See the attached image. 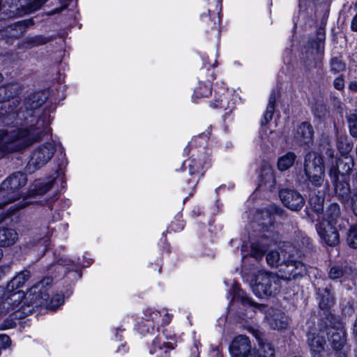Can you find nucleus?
I'll use <instances>...</instances> for the list:
<instances>
[{"mask_svg":"<svg viewBox=\"0 0 357 357\" xmlns=\"http://www.w3.org/2000/svg\"><path fill=\"white\" fill-rule=\"evenodd\" d=\"M43 102L44 100L40 93H33L30 94L26 98L24 102V106L26 109V125L21 128L10 127L6 129H2L1 130H20L23 129L29 130V132L40 130L41 131L40 133V137L37 140L34 141L33 143L41 140L43 137L47 132L49 125V122L45 121V114L40 118H38L37 114L38 112L36 110L43 105Z\"/></svg>","mask_w":357,"mask_h":357,"instance_id":"1","label":"nucleus"},{"mask_svg":"<svg viewBox=\"0 0 357 357\" xmlns=\"http://www.w3.org/2000/svg\"><path fill=\"white\" fill-rule=\"evenodd\" d=\"M41 131L29 132L25 129L20 130H0V156L24 149L39 139Z\"/></svg>","mask_w":357,"mask_h":357,"instance_id":"2","label":"nucleus"},{"mask_svg":"<svg viewBox=\"0 0 357 357\" xmlns=\"http://www.w3.org/2000/svg\"><path fill=\"white\" fill-rule=\"evenodd\" d=\"M281 280L275 273L259 271L252 280L250 286L253 293L259 298L275 296L280 291Z\"/></svg>","mask_w":357,"mask_h":357,"instance_id":"3","label":"nucleus"},{"mask_svg":"<svg viewBox=\"0 0 357 357\" xmlns=\"http://www.w3.org/2000/svg\"><path fill=\"white\" fill-rule=\"evenodd\" d=\"M325 325L326 335H331L330 342L333 349L336 351H341L343 354L341 357H347L348 347L344 323L338 317L328 314L326 315Z\"/></svg>","mask_w":357,"mask_h":357,"instance_id":"4","label":"nucleus"},{"mask_svg":"<svg viewBox=\"0 0 357 357\" xmlns=\"http://www.w3.org/2000/svg\"><path fill=\"white\" fill-rule=\"evenodd\" d=\"M304 181L315 187H320L324 181L325 168L322 158L316 152H309L304 158Z\"/></svg>","mask_w":357,"mask_h":357,"instance_id":"5","label":"nucleus"},{"mask_svg":"<svg viewBox=\"0 0 357 357\" xmlns=\"http://www.w3.org/2000/svg\"><path fill=\"white\" fill-rule=\"evenodd\" d=\"M50 281V278L43 280L29 289L25 296L27 309L22 306L24 314L32 313L35 308L42 306L47 307L49 305L50 294L45 285H47Z\"/></svg>","mask_w":357,"mask_h":357,"instance_id":"6","label":"nucleus"},{"mask_svg":"<svg viewBox=\"0 0 357 357\" xmlns=\"http://www.w3.org/2000/svg\"><path fill=\"white\" fill-rule=\"evenodd\" d=\"M27 181L24 174L17 172L6 178L0 185V198L7 204L19 198L18 190L25 185Z\"/></svg>","mask_w":357,"mask_h":357,"instance_id":"7","label":"nucleus"},{"mask_svg":"<svg viewBox=\"0 0 357 357\" xmlns=\"http://www.w3.org/2000/svg\"><path fill=\"white\" fill-rule=\"evenodd\" d=\"M55 151V146L52 143H45L36 147L28 161L26 171L31 174L41 168L50 160Z\"/></svg>","mask_w":357,"mask_h":357,"instance_id":"8","label":"nucleus"},{"mask_svg":"<svg viewBox=\"0 0 357 357\" xmlns=\"http://www.w3.org/2000/svg\"><path fill=\"white\" fill-rule=\"evenodd\" d=\"M229 353L231 357H258L250 338L244 335H237L233 339L229 345Z\"/></svg>","mask_w":357,"mask_h":357,"instance_id":"9","label":"nucleus"},{"mask_svg":"<svg viewBox=\"0 0 357 357\" xmlns=\"http://www.w3.org/2000/svg\"><path fill=\"white\" fill-rule=\"evenodd\" d=\"M326 331H310L307 334V344L312 357H331L326 349Z\"/></svg>","mask_w":357,"mask_h":357,"instance_id":"10","label":"nucleus"},{"mask_svg":"<svg viewBox=\"0 0 357 357\" xmlns=\"http://www.w3.org/2000/svg\"><path fill=\"white\" fill-rule=\"evenodd\" d=\"M294 257H289L284 263V267L280 271L282 273L280 276L281 280H296L303 277L306 274V267L300 261L293 259Z\"/></svg>","mask_w":357,"mask_h":357,"instance_id":"11","label":"nucleus"},{"mask_svg":"<svg viewBox=\"0 0 357 357\" xmlns=\"http://www.w3.org/2000/svg\"><path fill=\"white\" fill-rule=\"evenodd\" d=\"M289 257H301L310 252L312 248L310 238L305 234L299 231L296 234L294 245H287Z\"/></svg>","mask_w":357,"mask_h":357,"instance_id":"12","label":"nucleus"},{"mask_svg":"<svg viewBox=\"0 0 357 357\" xmlns=\"http://www.w3.org/2000/svg\"><path fill=\"white\" fill-rule=\"evenodd\" d=\"M279 196L282 204L291 211H300L304 206L303 197L296 190L282 189L280 191Z\"/></svg>","mask_w":357,"mask_h":357,"instance_id":"13","label":"nucleus"},{"mask_svg":"<svg viewBox=\"0 0 357 357\" xmlns=\"http://www.w3.org/2000/svg\"><path fill=\"white\" fill-rule=\"evenodd\" d=\"M319 236L330 246H335L339 243V234L337 227L328 222H319L316 225Z\"/></svg>","mask_w":357,"mask_h":357,"instance_id":"14","label":"nucleus"},{"mask_svg":"<svg viewBox=\"0 0 357 357\" xmlns=\"http://www.w3.org/2000/svg\"><path fill=\"white\" fill-rule=\"evenodd\" d=\"M24 298V294L21 291H17L8 296L6 301L3 303L4 305H10L11 310L13 311L15 318H22L27 314H24L23 307L24 306L27 309V305L25 298Z\"/></svg>","mask_w":357,"mask_h":357,"instance_id":"15","label":"nucleus"},{"mask_svg":"<svg viewBox=\"0 0 357 357\" xmlns=\"http://www.w3.org/2000/svg\"><path fill=\"white\" fill-rule=\"evenodd\" d=\"M333 183L335 195L343 203H349L352 196L347 178H331Z\"/></svg>","mask_w":357,"mask_h":357,"instance_id":"16","label":"nucleus"},{"mask_svg":"<svg viewBox=\"0 0 357 357\" xmlns=\"http://www.w3.org/2000/svg\"><path fill=\"white\" fill-rule=\"evenodd\" d=\"M354 166L353 160L351 158H345L337 161L336 165L333 166L329 170L331 178H347Z\"/></svg>","mask_w":357,"mask_h":357,"instance_id":"17","label":"nucleus"},{"mask_svg":"<svg viewBox=\"0 0 357 357\" xmlns=\"http://www.w3.org/2000/svg\"><path fill=\"white\" fill-rule=\"evenodd\" d=\"M321 222H328L331 225H338L340 229L345 228L348 222L340 218V208L337 204H331L326 213V218H323Z\"/></svg>","mask_w":357,"mask_h":357,"instance_id":"18","label":"nucleus"},{"mask_svg":"<svg viewBox=\"0 0 357 357\" xmlns=\"http://www.w3.org/2000/svg\"><path fill=\"white\" fill-rule=\"evenodd\" d=\"M314 129L308 122L301 123L294 136L295 142L300 144H308L312 142Z\"/></svg>","mask_w":357,"mask_h":357,"instance_id":"19","label":"nucleus"},{"mask_svg":"<svg viewBox=\"0 0 357 357\" xmlns=\"http://www.w3.org/2000/svg\"><path fill=\"white\" fill-rule=\"evenodd\" d=\"M19 5L15 6L17 13L20 15L33 13L40 9L48 0H33L30 3H26V0H17Z\"/></svg>","mask_w":357,"mask_h":357,"instance_id":"20","label":"nucleus"},{"mask_svg":"<svg viewBox=\"0 0 357 357\" xmlns=\"http://www.w3.org/2000/svg\"><path fill=\"white\" fill-rule=\"evenodd\" d=\"M18 238L16 231L12 228L3 227L0 223V247H8L13 245Z\"/></svg>","mask_w":357,"mask_h":357,"instance_id":"21","label":"nucleus"},{"mask_svg":"<svg viewBox=\"0 0 357 357\" xmlns=\"http://www.w3.org/2000/svg\"><path fill=\"white\" fill-rule=\"evenodd\" d=\"M319 305L322 310H328L335 304V298L328 287L317 289Z\"/></svg>","mask_w":357,"mask_h":357,"instance_id":"22","label":"nucleus"},{"mask_svg":"<svg viewBox=\"0 0 357 357\" xmlns=\"http://www.w3.org/2000/svg\"><path fill=\"white\" fill-rule=\"evenodd\" d=\"M287 255H288V249L286 247V248L281 250V252L272 250L268 252L266 259L268 264L274 267L283 265L287 258Z\"/></svg>","mask_w":357,"mask_h":357,"instance_id":"23","label":"nucleus"},{"mask_svg":"<svg viewBox=\"0 0 357 357\" xmlns=\"http://www.w3.org/2000/svg\"><path fill=\"white\" fill-rule=\"evenodd\" d=\"M233 299L234 301L240 302L245 306H249L254 308H257L260 310L264 308V305H259L255 303L244 291L236 287H234V293Z\"/></svg>","mask_w":357,"mask_h":357,"instance_id":"24","label":"nucleus"},{"mask_svg":"<svg viewBox=\"0 0 357 357\" xmlns=\"http://www.w3.org/2000/svg\"><path fill=\"white\" fill-rule=\"evenodd\" d=\"M51 38L43 35H36L24 38L21 42V47L30 49L39 45H43L50 41Z\"/></svg>","mask_w":357,"mask_h":357,"instance_id":"25","label":"nucleus"},{"mask_svg":"<svg viewBox=\"0 0 357 357\" xmlns=\"http://www.w3.org/2000/svg\"><path fill=\"white\" fill-rule=\"evenodd\" d=\"M29 271L24 270L14 277L7 285L8 291H13L15 289L22 287L25 282L29 278Z\"/></svg>","mask_w":357,"mask_h":357,"instance_id":"26","label":"nucleus"},{"mask_svg":"<svg viewBox=\"0 0 357 357\" xmlns=\"http://www.w3.org/2000/svg\"><path fill=\"white\" fill-rule=\"evenodd\" d=\"M14 86H15L13 84H8L6 86L0 87V102L1 104H8L6 109L8 113L13 111V108L8 100L16 93V91L14 90Z\"/></svg>","mask_w":357,"mask_h":357,"instance_id":"27","label":"nucleus"},{"mask_svg":"<svg viewBox=\"0 0 357 357\" xmlns=\"http://www.w3.org/2000/svg\"><path fill=\"white\" fill-rule=\"evenodd\" d=\"M268 324L273 329L282 330L287 326L288 319L283 314H275L268 318Z\"/></svg>","mask_w":357,"mask_h":357,"instance_id":"28","label":"nucleus"},{"mask_svg":"<svg viewBox=\"0 0 357 357\" xmlns=\"http://www.w3.org/2000/svg\"><path fill=\"white\" fill-rule=\"evenodd\" d=\"M275 93L273 91L269 96V100L266 107V109L264 114L263 119L261 120V125L267 124L272 119L273 115L275 112Z\"/></svg>","mask_w":357,"mask_h":357,"instance_id":"29","label":"nucleus"},{"mask_svg":"<svg viewBox=\"0 0 357 357\" xmlns=\"http://www.w3.org/2000/svg\"><path fill=\"white\" fill-rule=\"evenodd\" d=\"M296 155L293 152H288L278 159V167L280 171H285L294 163Z\"/></svg>","mask_w":357,"mask_h":357,"instance_id":"30","label":"nucleus"},{"mask_svg":"<svg viewBox=\"0 0 357 357\" xmlns=\"http://www.w3.org/2000/svg\"><path fill=\"white\" fill-rule=\"evenodd\" d=\"M259 348L257 351L258 357H274L275 349L269 342H264L259 340Z\"/></svg>","mask_w":357,"mask_h":357,"instance_id":"31","label":"nucleus"},{"mask_svg":"<svg viewBox=\"0 0 357 357\" xmlns=\"http://www.w3.org/2000/svg\"><path fill=\"white\" fill-rule=\"evenodd\" d=\"M52 184L53 181L37 182L33 185V188L30 190V195H43L52 188Z\"/></svg>","mask_w":357,"mask_h":357,"instance_id":"32","label":"nucleus"},{"mask_svg":"<svg viewBox=\"0 0 357 357\" xmlns=\"http://www.w3.org/2000/svg\"><path fill=\"white\" fill-rule=\"evenodd\" d=\"M324 201V198L320 196L310 195L309 204L316 213H319L323 211Z\"/></svg>","mask_w":357,"mask_h":357,"instance_id":"33","label":"nucleus"},{"mask_svg":"<svg viewBox=\"0 0 357 357\" xmlns=\"http://www.w3.org/2000/svg\"><path fill=\"white\" fill-rule=\"evenodd\" d=\"M348 127L350 135L357 138V114L354 113L349 114L347 116Z\"/></svg>","mask_w":357,"mask_h":357,"instance_id":"34","label":"nucleus"},{"mask_svg":"<svg viewBox=\"0 0 357 357\" xmlns=\"http://www.w3.org/2000/svg\"><path fill=\"white\" fill-rule=\"evenodd\" d=\"M266 252V249L260 243H253L251 246L250 255L257 260H260Z\"/></svg>","mask_w":357,"mask_h":357,"instance_id":"35","label":"nucleus"},{"mask_svg":"<svg viewBox=\"0 0 357 357\" xmlns=\"http://www.w3.org/2000/svg\"><path fill=\"white\" fill-rule=\"evenodd\" d=\"M347 240L350 247L357 248V224L351 227Z\"/></svg>","mask_w":357,"mask_h":357,"instance_id":"36","label":"nucleus"},{"mask_svg":"<svg viewBox=\"0 0 357 357\" xmlns=\"http://www.w3.org/2000/svg\"><path fill=\"white\" fill-rule=\"evenodd\" d=\"M345 63L338 57H334L331 61V70L337 73L345 70Z\"/></svg>","mask_w":357,"mask_h":357,"instance_id":"37","label":"nucleus"},{"mask_svg":"<svg viewBox=\"0 0 357 357\" xmlns=\"http://www.w3.org/2000/svg\"><path fill=\"white\" fill-rule=\"evenodd\" d=\"M346 273V270L340 266H332L328 273V277L331 280H337L342 278Z\"/></svg>","mask_w":357,"mask_h":357,"instance_id":"38","label":"nucleus"},{"mask_svg":"<svg viewBox=\"0 0 357 357\" xmlns=\"http://www.w3.org/2000/svg\"><path fill=\"white\" fill-rule=\"evenodd\" d=\"M337 146L342 153H348L351 150V145L347 142V137L346 136L339 137Z\"/></svg>","mask_w":357,"mask_h":357,"instance_id":"39","label":"nucleus"},{"mask_svg":"<svg viewBox=\"0 0 357 357\" xmlns=\"http://www.w3.org/2000/svg\"><path fill=\"white\" fill-rule=\"evenodd\" d=\"M63 303V295L56 294L51 299L49 298V305L47 307L54 308L58 307Z\"/></svg>","mask_w":357,"mask_h":357,"instance_id":"40","label":"nucleus"},{"mask_svg":"<svg viewBox=\"0 0 357 357\" xmlns=\"http://www.w3.org/2000/svg\"><path fill=\"white\" fill-rule=\"evenodd\" d=\"M33 24V21L32 19L22 20L16 23L15 26V29L17 30H20L21 32L24 31L26 28L29 26Z\"/></svg>","mask_w":357,"mask_h":357,"instance_id":"41","label":"nucleus"},{"mask_svg":"<svg viewBox=\"0 0 357 357\" xmlns=\"http://www.w3.org/2000/svg\"><path fill=\"white\" fill-rule=\"evenodd\" d=\"M70 0H59L60 3L61 4V6L60 8H56L54 10H52L50 12L51 15L60 13L62 12L64 9H66L68 6L69 5Z\"/></svg>","mask_w":357,"mask_h":357,"instance_id":"42","label":"nucleus"},{"mask_svg":"<svg viewBox=\"0 0 357 357\" xmlns=\"http://www.w3.org/2000/svg\"><path fill=\"white\" fill-rule=\"evenodd\" d=\"M16 324L13 319H7L3 323L0 325L1 330H6L9 328H13L15 326Z\"/></svg>","mask_w":357,"mask_h":357,"instance_id":"43","label":"nucleus"},{"mask_svg":"<svg viewBox=\"0 0 357 357\" xmlns=\"http://www.w3.org/2000/svg\"><path fill=\"white\" fill-rule=\"evenodd\" d=\"M333 86L337 90L341 91L344 87V80L342 76L335 78L333 82Z\"/></svg>","mask_w":357,"mask_h":357,"instance_id":"44","label":"nucleus"},{"mask_svg":"<svg viewBox=\"0 0 357 357\" xmlns=\"http://www.w3.org/2000/svg\"><path fill=\"white\" fill-rule=\"evenodd\" d=\"M347 204H350L354 214L357 216V193H354L350 198V201Z\"/></svg>","mask_w":357,"mask_h":357,"instance_id":"45","label":"nucleus"},{"mask_svg":"<svg viewBox=\"0 0 357 357\" xmlns=\"http://www.w3.org/2000/svg\"><path fill=\"white\" fill-rule=\"evenodd\" d=\"M28 199L26 197H23L22 199L17 204H15L14 211H18L20 209L23 208L26 205L29 204L31 203L30 201L27 200Z\"/></svg>","mask_w":357,"mask_h":357,"instance_id":"46","label":"nucleus"},{"mask_svg":"<svg viewBox=\"0 0 357 357\" xmlns=\"http://www.w3.org/2000/svg\"><path fill=\"white\" fill-rule=\"evenodd\" d=\"M47 242H48L47 237L38 238V239H37V243H34V246L40 245L43 248L42 251L45 252V250H46Z\"/></svg>","mask_w":357,"mask_h":357,"instance_id":"47","label":"nucleus"},{"mask_svg":"<svg viewBox=\"0 0 357 357\" xmlns=\"http://www.w3.org/2000/svg\"><path fill=\"white\" fill-rule=\"evenodd\" d=\"M58 264H59V265L63 266H74L73 262L71 260L68 259L61 258L58 261Z\"/></svg>","mask_w":357,"mask_h":357,"instance_id":"48","label":"nucleus"},{"mask_svg":"<svg viewBox=\"0 0 357 357\" xmlns=\"http://www.w3.org/2000/svg\"><path fill=\"white\" fill-rule=\"evenodd\" d=\"M351 28L352 31H357V13L354 17V18L351 21Z\"/></svg>","mask_w":357,"mask_h":357,"instance_id":"49","label":"nucleus"},{"mask_svg":"<svg viewBox=\"0 0 357 357\" xmlns=\"http://www.w3.org/2000/svg\"><path fill=\"white\" fill-rule=\"evenodd\" d=\"M349 89L351 91H357V82H356V81L351 82L349 84Z\"/></svg>","mask_w":357,"mask_h":357,"instance_id":"50","label":"nucleus"},{"mask_svg":"<svg viewBox=\"0 0 357 357\" xmlns=\"http://www.w3.org/2000/svg\"><path fill=\"white\" fill-rule=\"evenodd\" d=\"M189 167H190V174H192V175L194 174L195 173V171L194 170V165H190Z\"/></svg>","mask_w":357,"mask_h":357,"instance_id":"51","label":"nucleus"},{"mask_svg":"<svg viewBox=\"0 0 357 357\" xmlns=\"http://www.w3.org/2000/svg\"><path fill=\"white\" fill-rule=\"evenodd\" d=\"M2 75L0 73V81L2 79Z\"/></svg>","mask_w":357,"mask_h":357,"instance_id":"52","label":"nucleus"},{"mask_svg":"<svg viewBox=\"0 0 357 357\" xmlns=\"http://www.w3.org/2000/svg\"><path fill=\"white\" fill-rule=\"evenodd\" d=\"M355 7L357 8V3H356V4H355Z\"/></svg>","mask_w":357,"mask_h":357,"instance_id":"53","label":"nucleus"}]
</instances>
